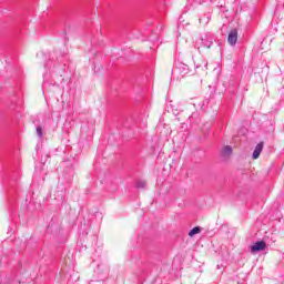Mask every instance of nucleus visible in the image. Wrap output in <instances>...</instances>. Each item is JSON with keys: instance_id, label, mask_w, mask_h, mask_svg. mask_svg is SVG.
<instances>
[{"instance_id": "8", "label": "nucleus", "mask_w": 284, "mask_h": 284, "mask_svg": "<svg viewBox=\"0 0 284 284\" xmlns=\"http://www.w3.org/2000/svg\"><path fill=\"white\" fill-rule=\"evenodd\" d=\"M37 134L40 139L43 136V129L41 126H37Z\"/></svg>"}, {"instance_id": "1", "label": "nucleus", "mask_w": 284, "mask_h": 284, "mask_svg": "<svg viewBox=\"0 0 284 284\" xmlns=\"http://www.w3.org/2000/svg\"><path fill=\"white\" fill-rule=\"evenodd\" d=\"M175 70L181 74V77H187V74H190V67L183 62L178 63Z\"/></svg>"}, {"instance_id": "3", "label": "nucleus", "mask_w": 284, "mask_h": 284, "mask_svg": "<svg viewBox=\"0 0 284 284\" xmlns=\"http://www.w3.org/2000/svg\"><path fill=\"white\" fill-rule=\"evenodd\" d=\"M267 245L263 241L256 242L254 245L251 246L252 254H256V252H263Z\"/></svg>"}, {"instance_id": "5", "label": "nucleus", "mask_w": 284, "mask_h": 284, "mask_svg": "<svg viewBox=\"0 0 284 284\" xmlns=\"http://www.w3.org/2000/svg\"><path fill=\"white\" fill-rule=\"evenodd\" d=\"M232 154V146L226 145L222 149V156H230Z\"/></svg>"}, {"instance_id": "9", "label": "nucleus", "mask_w": 284, "mask_h": 284, "mask_svg": "<svg viewBox=\"0 0 284 284\" xmlns=\"http://www.w3.org/2000/svg\"><path fill=\"white\" fill-rule=\"evenodd\" d=\"M138 187H140V189L145 187V182L144 181L138 182Z\"/></svg>"}, {"instance_id": "4", "label": "nucleus", "mask_w": 284, "mask_h": 284, "mask_svg": "<svg viewBox=\"0 0 284 284\" xmlns=\"http://www.w3.org/2000/svg\"><path fill=\"white\" fill-rule=\"evenodd\" d=\"M263 148H264V143L263 142H260L254 151H253V155H252V159L256 160L261 156V153L263 152Z\"/></svg>"}, {"instance_id": "6", "label": "nucleus", "mask_w": 284, "mask_h": 284, "mask_svg": "<svg viewBox=\"0 0 284 284\" xmlns=\"http://www.w3.org/2000/svg\"><path fill=\"white\" fill-rule=\"evenodd\" d=\"M201 233V227L195 226L193 227L190 232H189V236H195V234H200Z\"/></svg>"}, {"instance_id": "2", "label": "nucleus", "mask_w": 284, "mask_h": 284, "mask_svg": "<svg viewBox=\"0 0 284 284\" xmlns=\"http://www.w3.org/2000/svg\"><path fill=\"white\" fill-rule=\"evenodd\" d=\"M236 41H239V31L233 29L229 33L227 42L230 45H236Z\"/></svg>"}, {"instance_id": "7", "label": "nucleus", "mask_w": 284, "mask_h": 284, "mask_svg": "<svg viewBox=\"0 0 284 284\" xmlns=\"http://www.w3.org/2000/svg\"><path fill=\"white\" fill-rule=\"evenodd\" d=\"M203 42V45H204V48H212V40H210V41H207V40H202Z\"/></svg>"}]
</instances>
